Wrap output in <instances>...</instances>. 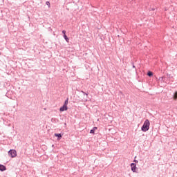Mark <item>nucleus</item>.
Returning <instances> with one entry per match:
<instances>
[{"mask_svg": "<svg viewBox=\"0 0 177 177\" xmlns=\"http://www.w3.org/2000/svg\"><path fill=\"white\" fill-rule=\"evenodd\" d=\"M133 68H135V65L133 64Z\"/></svg>", "mask_w": 177, "mask_h": 177, "instance_id": "obj_18", "label": "nucleus"}, {"mask_svg": "<svg viewBox=\"0 0 177 177\" xmlns=\"http://www.w3.org/2000/svg\"><path fill=\"white\" fill-rule=\"evenodd\" d=\"M8 156L11 157L12 158H15L17 156V152L15 149H10L8 151Z\"/></svg>", "mask_w": 177, "mask_h": 177, "instance_id": "obj_2", "label": "nucleus"}, {"mask_svg": "<svg viewBox=\"0 0 177 177\" xmlns=\"http://www.w3.org/2000/svg\"><path fill=\"white\" fill-rule=\"evenodd\" d=\"M174 100H177V91H176L173 96Z\"/></svg>", "mask_w": 177, "mask_h": 177, "instance_id": "obj_10", "label": "nucleus"}, {"mask_svg": "<svg viewBox=\"0 0 177 177\" xmlns=\"http://www.w3.org/2000/svg\"><path fill=\"white\" fill-rule=\"evenodd\" d=\"M8 95H9V92L6 93V96H8Z\"/></svg>", "mask_w": 177, "mask_h": 177, "instance_id": "obj_19", "label": "nucleus"}, {"mask_svg": "<svg viewBox=\"0 0 177 177\" xmlns=\"http://www.w3.org/2000/svg\"><path fill=\"white\" fill-rule=\"evenodd\" d=\"M46 4L47 5V6H48V8L50 6V3L49 1H46Z\"/></svg>", "mask_w": 177, "mask_h": 177, "instance_id": "obj_14", "label": "nucleus"}, {"mask_svg": "<svg viewBox=\"0 0 177 177\" xmlns=\"http://www.w3.org/2000/svg\"><path fill=\"white\" fill-rule=\"evenodd\" d=\"M64 38L65 41H66V42H68L70 41V39H68V37H67L66 35H64Z\"/></svg>", "mask_w": 177, "mask_h": 177, "instance_id": "obj_8", "label": "nucleus"}, {"mask_svg": "<svg viewBox=\"0 0 177 177\" xmlns=\"http://www.w3.org/2000/svg\"><path fill=\"white\" fill-rule=\"evenodd\" d=\"M55 136H56V138H58V140L62 139V134L60 133H55Z\"/></svg>", "mask_w": 177, "mask_h": 177, "instance_id": "obj_7", "label": "nucleus"}, {"mask_svg": "<svg viewBox=\"0 0 177 177\" xmlns=\"http://www.w3.org/2000/svg\"><path fill=\"white\" fill-rule=\"evenodd\" d=\"M97 129V127H93L90 133H95V130Z\"/></svg>", "mask_w": 177, "mask_h": 177, "instance_id": "obj_9", "label": "nucleus"}, {"mask_svg": "<svg viewBox=\"0 0 177 177\" xmlns=\"http://www.w3.org/2000/svg\"><path fill=\"white\" fill-rule=\"evenodd\" d=\"M149 129H150V121L149 119H147L141 127V131H142V132H147Z\"/></svg>", "mask_w": 177, "mask_h": 177, "instance_id": "obj_1", "label": "nucleus"}, {"mask_svg": "<svg viewBox=\"0 0 177 177\" xmlns=\"http://www.w3.org/2000/svg\"><path fill=\"white\" fill-rule=\"evenodd\" d=\"M67 104H68V98H67V99L65 100L64 105L67 106Z\"/></svg>", "mask_w": 177, "mask_h": 177, "instance_id": "obj_13", "label": "nucleus"}, {"mask_svg": "<svg viewBox=\"0 0 177 177\" xmlns=\"http://www.w3.org/2000/svg\"><path fill=\"white\" fill-rule=\"evenodd\" d=\"M82 93H83L84 96H86V97H88V93H85V91H81Z\"/></svg>", "mask_w": 177, "mask_h": 177, "instance_id": "obj_12", "label": "nucleus"}, {"mask_svg": "<svg viewBox=\"0 0 177 177\" xmlns=\"http://www.w3.org/2000/svg\"><path fill=\"white\" fill-rule=\"evenodd\" d=\"M68 109V108L67 107V105H63L60 109H59V111H66Z\"/></svg>", "mask_w": 177, "mask_h": 177, "instance_id": "obj_4", "label": "nucleus"}, {"mask_svg": "<svg viewBox=\"0 0 177 177\" xmlns=\"http://www.w3.org/2000/svg\"><path fill=\"white\" fill-rule=\"evenodd\" d=\"M131 171H133V172H137V167H136V163H131Z\"/></svg>", "mask_w": 177, "mask_h": 177, "instance_id": "obj_3", "label": "nucleus"}, {"mask_svg": "<svg viewBox=\"0 0 177 177\" xmlns=\"http://www.w3.org/2000/svg\"><path fill=\"white\" fill-rule=\"evenodd\" d=\"M62 34H64V35H66V31L64 30H62Z\"/></svg>", "mask_w": 177, "mask_h": 177, "instance_id": "obj_15", "label": "nucleus"}, {"mask_svg": "<svg viewBox=\"0 0 177 177\" xmlns=\"http://www.w3.org/2000/svg\"><path fill=\"white\" fill-rule=\"evenodd\" d=\"M0 171L3 172V171H6V166L0 164Z\"/></svg>", "mask_w": 177, "mask_h": 177, "instance_id": "obj_5", "label": "nucleus"}, {"mask_svg": "<svg viewBox=\"0 0 177 177\" xmlns=\"http://www.w3.org/2000/svg\"><path fill=\"white\" fill-rule=\"evenodd\" d=\"M134 162H138V161L136 160H134Z\"/></svg>", "mask_w": 177, "mask_h": 177, "instance_id": "obj_17", "label": "nucleus"}, {"mask_svg": "<svg viewBox=\"0 0 177 177\" xmlns=\"http://www.w3.org/2000/svg\"><path fill=\"white\" fill-rule=\"evenodd\" d=\"M149 10H156V9L155 8H150Z\"/></svg>", "mask_w": 177, "mask_h": 177, "instance_id": "obj_16", "label": "nucleus"}, {"mask_svg": "<svg viewBox=\"0 0 177 177\" xmlns=\"http://www.w3.org/2000/svg\"><path fill=\"white\" fill-rule=\"evenodd\" d=\"M64 125H65V127H66V125H67V123H64Z\"/></svg>", "mask_w": 177, "mask_h": 177, "instance_id": "obj_20", "label": "nucleus"}, {"mask_svg": "<svg viewBox=\"0 0 177 177\" xmlns=\"http://www.w3.org/2000/svg\"><path fill=\"white\" fill-rule=\"evenodd\" d=\"M51 122H53V124H56V123L59 122V120L57 118H52Z\"/></svg>", "mask_w": 177, "mask_h": 177, "instance_id": "obj_6", "label": "nucleus"}, {"mask_svg": "<svg viewBox=\"0 0 177 177\" xmlns=\"http://www.w3.org/2000/svg\"><path fill=\"white\" fill-rule=\"evenodd\" d=\"M147 75H148V77H153V72L149 71V72L147 73Z\"/></svg>", "mask_w": 177, "mask_h": 177, "instance_id": "obj_11", "label": "nucleus"}]
</instances>
